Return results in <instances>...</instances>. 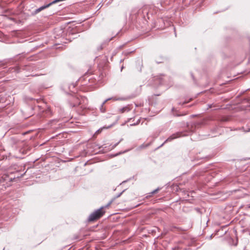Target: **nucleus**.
Wrapping results in <instances>:
<instances>
[{"label": "nucleus", "mask_w": 250, "mask_h": 250, "mask_svg": "<svg viewBox=\"0 0 250 250\" xmlns=\"http://www.w3.org/2000/svg\"><path fill=\"white\" fill-rule=\"evenodd\" d=\"M177 138V136H175V135H173V136L172 137H171V138H169L167 140H172V139H173L174 138Z\"/></svg>", "instance_id": "nucleus-4"}, {"label": "nucleus", "mask_w": 250, "mask_h": 250, "mask_svg": "<svg viewBox=\"0 0 250 250\" xmlns=\"http://www.w3.org/2000/svg\"><path fill=\"white\" fill-rule=\"evenodd\" d=\"M101 130H102L99 129V130H98L96 132V133H100V132H101Z\"/></svg>", "instance_id": "nucleus-5"}, {"label": "nucleus", "mask_w": 250, "mask_h": 250, "mask_svg": "<svg viewBox=\"0 0 250 250\" xmlns=\"http://www.w3.org/2000/svg\"><path fill=\"white\" fill-rule=\"evenodd\" d=\"M156 191H157V190H154L152 193H155L156 192Z\"/></svg>", "instance_id": "nucleus-6"}, {"label": "nucleus", "mask_w": 250, "mask_h": 250, "mask_svg": "<svg viewBox=\"0 0 250 250\" xmlns=\"http://www.w3.org/2000/svg\"><path fill=\"white\" fill-rule=\"evenodd\" d=\"M111 99L115 100V99H113V98H110V99H108L106 100H105V101L103 103L102 106L103 107V106H104V105L106 103V102L107 101L110 100H111Z\"/></svg>", "instance_id": "nucleus-3"}, {"label": "nucleus", "mask_w": 250, "mask_h": 250, "mask_svg": "<svg viewBox=\"0 0 250 250\" xmlns=\"http://www.w3.org/2000/svg\"><path fill=\"white\" fill-rule=\"evenodd\" d=\"M80 104V103H79V104H74V105H73V106H76V105H79Z\"/></svg>", "instance_id": "nucleus-7"}, {"label": "nucleus", "mask_w": 250, "mask_h": 250, "mask_svg": "<svg viewBox=\"0 0 250 250\" xmlns=\"http://www.w3.org/2000/svg\"><path fill=\"white\" fill-rule=\"evenodd\" d=\"M105 211L104 210V207H101L89 215L88 221L89 222H94L102 217Z\"/></svg>", "instance_id": "nucleus-1"}, {"label": "nucleus", "mask_w": 250, "mask_h": 250, "mask_svg": "<svg viewBox=\"0 0 250 250\" xmlns=\"http://www.w3.org/2000/svg\"><path fill=\"white\" fill-rule=\"evenodd\" d=\"M131 108L129 105H127L126 106L124 107L119 109V112L121 113H123L125 112H128L131 110Z\"/></svg>", "instance_id": "nucleus-2"}, {"label": "nucleus", "mask_w": 250, "mask_h": 250, "mask_svg": "<svg viewBox=\"0 0 250 250\" xmlns=\"http://www.w3.org/2000/svg\"><path fill=\"white\" fill-rule=\"evenodd\" d=\"M186 103H187V102H184V103H183V104H186Z\"/></svg>", "instance_id": "nucleus-8"}]
</instances>
